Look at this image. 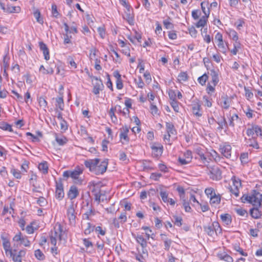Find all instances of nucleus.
<instances>
[{"label":"nucleus","instance_id":"nucleus-1","mask_svg":"<svg viewBox=\"0 0 262 262\" xmlns=\"http://www.w3.org/2000/svg\"><path fill=\"white\" fill-rule=\"evenodd\" d=\"M217 152L214 150H213L212 152H206V154L200 151L198 152V157L196 158L200 160L202 163L205 165H208L209 161L212 160L217 161V158L219 159V162L221 163L224 162L226 165H228L227 162L223 161V157L220 158L217 156Z\"/></svg>","mask_w":262,"mask_h":262},{"label":"nucleus","instance_id":"nucleus-2","mask_svg":"<svg viewBox=\"0 0 262 262\" xmlns=\"http://www.w3.org/2000/svg\"><path fill=\"white\" fill-rule=\"evenodd\" d=\"M204 230L208 235L213 236L214 235L221 233L222 229L219 223L217 222H214L212 224L204 227Z\"/></svg>","mask_w":262,"mask_h":262},{"label":"nucleus","instance_id":"nucleus-3","mask_svg":"<svg viewBox=\"0 0 262 262\" xmlns=\"http://www.w3.org/2000/svg\"><path fill=\"white\" fill-rule=\"evenodd\" d=\"M214 41L217 43L219 50L222 53H225L228 48L227 43L225 45L223 40V36L221 33L217 32L214 37Z\"/></svg>","mask_w":262,"mask_h":262},{"label":"nucleus","instance_id":"nucleus-4","mask_svg":"<svg viewBox=\"0 0 262 262\" xmlns=\"http://www.w3.org/2000/svg\"><path fill=\"white\" fill-rule=\"evenodd\" d=\"M231 180L233 183V187H230V192L233 194L236 197L239 196V188L242 187V183L241 180L236 177L233 176L231 178Z\"/></svg>","mask_w":262,"mask_h":262},{"label":"nucleus","instance_id":"nucleus-5","mask_svg":"<svg viewBox=\"0 0 262 262\" xmlns=\"http://www.w3.org/2000/svg\"><path fill=\"white\" fill-rule=\"evenodd\" d=\"M262 202V194H260L256 190H253L251 194V199L250 203L254 206L260 207Z\"/></svg>","mask_w":262,"mask_h":262},{"label":"nucleus","instance_id":"nucleus-6","mask_svg":"<svg viewBox=\"0 0 262 262\" xmlns=\"http://www.w3.org/2000/svg\"><path fill=\"white\" fill-rule=\"evenodd\" d=\"M26 254V249L20 250L18 252L16 250H13L12 254L9 255L14 262H22V258L25 256Z\"/></svg>","mask_w":262,"mask_h":262},{"label":"nucleus","instance_id":"nucleus-7","mask_svg":"<svg viewBox=\"0 0 262 262\" xmlns=\"http://www.w3.org/2000/svg\"><path fill=\"white\" fill-rule=\"evenodd\" d=\"M13 241L15 242H20V244L25 247H29L30 246V242L28 240L27 236H23L20 232H19L13 237Z\"/></svg>","mask_w":262,"mask_h":262},{"label":"nucleus","instance_id":"nucleus-8","mask_svg":"<svg viewBox=\"0 0 262 262\" xmlns=\"http://www.w3.org/2000/svg\"><path fill=\"white\" fill-rule=\"evenodd\" d=\"M209 177L213 180H219L221 179V171L219 168L217 166H213L210 168L209 173H208Z\"/></svg>","mask_w":262,"mask_h":262},{"label":"nucleus","instance_id":"nucleus-9","mask_svg":"<svg viewBox=\"0 0 262 262\" xmlns=\"http://www.w3.org/2000/svg\"><path fill=\"white\" fill-rule=\"evenodd\" d=\"M99 162L100 160L98 158H96L95 159H89L84 161V165L91 171L95 173L97 165L99 164Z\"/></svg>","mask_w":262,"mask_h":262},{"label":"nucleus","instance_id":"nucleus-10","mask_svg":"<svg viewBox=\"0 0 262 262\" xmlns=\"http://www.w3.org/2000/svg\"><path fill=\"white\" fill-rule=\"evenodd\" d=\"M64 196L63 186L61 181H56L55 196L59 200H61Z\"/></svg>","mask_w":262,"mask_h":262},{"label":"nucleus","instance_id":"nucleus-11","mask_svg":"<svg viewBox=\"0 0 262 262\" xmlns=\"http://www.w3.org/2000/svg\"><path fill=\"white\" fill-rule=\"evenodd\" d=\"M129 128L127 126H123L120 128V139L122 144L128 143L129 141V138L128 136Z\"/></svg>","mask_w":262,"mask_h":262},{"label":"nucleus","instance_id":"nucleus-12","mask_svg":"<svg viewBox=\"0 0 262 262\" xmlns=\"http://www.w3.org/2000/svg\"><path fill=\"white\" fill-rule=\"evenodd\" d=\"M67 214L70 224H75L76 216L74 204L73 203L68 207Z\"/></svg>","mask_w":262,"mask_h":262},{"label":"nucleus","instance_id":"nucleus-13","mask_svg":"<svg viewBox=\"0 0 262 262\" xmlns=\"http://www.w3.org/2000/svg\"><path fill=\"white\" fill-rule=\"evenodd\" d=\"M126 11H125V15L123 18L125 19L129 24H133L134 23V14L133 10L130 5H128V7H125Z\"/></svg>","mask_w":262,"mask_h":262},{"label":"nucleus","instance_id":"nucleus-14","mask_svg":"<svg viewBox=\"0 0 262 262\" xmlns=\"http://www.w3.org/2000/svg\"><path fill=\"white\" fill-rule=\"evenodd\" d=\"M152 149V155L155 157H159L163 152V146L159 143H154L151 146Z\"/></svg>","mask_w":262,"mask_h":262},{"label":"nucleus","instance_id":"nucleus-15","mask_svg":"<svg viewBox=\"0 0 262 262\" xmlns=\"http://www.w3.org/2000/svg\"><path fill=\"white\" fill-rule=\"evenodd\" d=\"M108 165L107 160H104L100 164H98L95 173L97 175L103 174L106 170Z\"/></svg>","mask_w":262,"mask_h":262},{"label":"nucleus","instance_id":"nucleus-16","mask_svg":"<svg viewBox=\"0 0 262 262\" xmlns=\"http://www.w3.org/2000/svg\"><path fill=\"white\" fill-rule=\"evenodd\" d=\"M90 77L93 79L98 81L95 83L93 89V93L95 95H98L99 94V92L101 89V88L104 86L102 82L100 79L98 80L97 77L91 76Z\"/></svg>","mask_w":262,"mask_h":262},{"label":"nucleus","instance_id":"nucleus-17","mask_svg":"<svg viewBox=\"0 0 262 262\" xmlns=\"http://www.w3.org/2000/svg\"><path fill=\"white\" fill-rule=\"evenodd\" d=\"M166 129L168 138L170 137L171 135H176L177 134V130L174 128V125L171 122H166Z\"/></svg>","mask_w":262,"mask_h":262},{"label":"nucleus","instance_id":"nucleus-18","mask_svg":"<svg viewBox=\"0 0 262 262\" xmlns=\"http://www.w3.org/2000/svg\"><path fill=\"white\" fill-rule=\"evenodd\" d=\"M79 194V192L77 187L74 185H72L70 187L68 192V196L70 200H72L77 198Z\"/></svg>","mask_w":262,"mask_h":262},{"label":"nucleus","instance_id":"nucleus-19","mask_svg":"<svg viewBox=\"0 0 262 262\" xmlns=\"http://www.w3.org/2000/svg\"><path fill=\"white\" fill-rule=\"evenodd\" d=\"M2 239H3V245L4 249L5 250L6 254L7 256H8L10 254H12V252L13 251V250H12V249L10 247V243L9 242L8 239H7L6 238L4 237V236H1Z\"/></svg>","mask_w":262,"mask_h":262},{"label":"nucleus","instance_id":"nucleus-20","mask_svg":"<svg viewBox=\"0 0 262 262\" xmlns=\"http://www.w3.org/2000/svg\"><path fill=\"white\" fill-rule=\"evenodd\" d=\"M40 49L42 51L44 58L46 60H48L50 59L49 51L47 45L43 42H40L39 43Z\"/></svg>","mask_w":262,"mask_h":262},{"label":"nucleus","instance_id":"nucleus-21","mask_svg":"<svg viewBox=\"0 0 262 262\" xmlns=\"http://www.w3.org/2000/svg\"><path fill=\"white\" fill-rule=\"evenodd\" d=\"M218 103L222 108L226 110L228 109L229 106V100L227 96H222L219 99Z\"/></svg>","mask_w":262,"mask_h":262},{"label":"nucleus","instance_id":"nucleus-22","mask_svg":"<svg viewBox=\"0 0 262 262\" xmlns=\"http://www.w3.org/2000/svg\"><path fill=\"white\" fill-rule=\"evenodd\" d=\"M258 207L255 206V207L251 208L250 210L251 215L254 219H259L262 215V213L259 211Z\"/></svg>","mask_w":262,"mask_h":262},{"label":"nucleus","instance_id":"nucleus-23","mask_svg":"<svg viewBox=\"0 0 262 262\" xmlns=\"http://www.w3.org/2000/svg\"><path fill=\"white\" fill-rule=\"evenodd\" d=\"M164 244V249L166 251H169L170 247L172 243V241L166 237V235L164 234H161L160 235Z\"/></svg>","mask_w":262,"mask_h":262},{"label":"nucleus","instance_id":"nucleus-24","mask_svg":"<svg viewBox=\"0 0 262 262\" xmlns=\"http://www.w3.org/2000/svg\"><path fill=\"white\" fill-rule=\"evenodd\" d=\"M62 232V227L60 224H59L58 228L55 230L54 232H52L50 236H53L59 240H61V233Z\"/></svg>","mask_w":262,"mask_h":262},{"label":"nucleus","instance_id":"nucleus-25","mask_svg":"<svg viewBox=\"0 0 262 262\" xmlns=\"http://www.w3.org/2000/svg\"><path fill=\"white\" fill-rule=\"evenodd\" d=\"M220 151L223 157L226 158L227 159L228 158L229 156V148L228 147V145H221Z\"/></svg>","mask_w":262,"mask_h":262},{"label":"nucleus","instance_id":"nucleus-26","mask_svg":"<svg viewBox=\"0 0 262 262\" xmlns=\"http://www.w3.org/2000/svg\"><path fill=\"white\" fill-rule=\"evenodd\" d=\"M3 10L7 13H18L20 11V8L19 7L8 6L7 8L5 7V9Z\"/></svg>","mask_w":262,"mask_h":262},{"label":"nucleus","instance_id":"nucleus-27","mask_svg":"<svg viewBox=\"0 0 262 262\" xmlns=\"http://www.w3.org/2000/svg\"><path fill=\"white\" fill-rule=\"evenodd\" d=\"M200 108L201 105L198 103L193 104L192 113L195 116L198 117L202 116V114L200 113Z\"/></svg>","mask_w":262,"mask_h":262},{"label":"nucleus","instance_id":"nucleus-28","mask_svg":"<svg viewBox=\"0 0 262 262\" xmlns=\"http://www.w3.org/2000/svg\"><path fill=\"white\" fill-rule=\"evenodd\" d=\"M136 239L138 243H139L142 247V248H145L147 246L146 240L143 237L142 235H138L136 237Z\"/></svg>","mask_w":262,"mask_h":262},{"label":"nucleus","instance_id":"nucleus-29","mask_svg":"<svg viewBox=\"0 0 262 262\" xmlns=\"http://www.w3.org/2000/svg\"><path fill=\"white\" fill-rule=\"evenodd\" d=\"M39 71L42 72L43 74H53L54 73V69L51 66L46 69L43 65H41L39 68Z\"/></svg>","mask_w":262,"mask_h":262},{"label":"nucleus","instance_id":"nucleus-30","mask_svg":"<svg viewBox=\"0 0 262 262\" xmlns=\"http://www.w3.org/2000/svg\"><path fill=\"white\" fill-rule=\"evenodd\" d=\"M220 201L221 199L220 196L216 195V194H214L213 195H211L210 198V203L212 205L219 204Z\"/></svg>","mask_w":262,"mask_h":262},{"label":"nucleus","instance_id":"nucleus-31","mask_svg":"<svg viewBox=\"0 0 262 262\" xmlns=\"http://www.w3.org/2000/svg\"><path fill=\"white\" fill-rule=\"evenodd\" d=\"M38 168L43 174H46L48 172V166L47 162L40 163L38 165Z\"/></svg>","mask_w":262,"mask_h":262},{"label":"nucleus","instance_id":"nucleus-32","mask_svg":"<svg viewBox=\"0 0 262 262\" xmlns=\"http://www.w3.org/2000/svg\"><path fill=\"white\" fill-rule=\"evenodd\" d=\"M208 16H203L200 19V20L196 24L195 26L197 28L203 27H204L207 23Z\"/></svg>","mask_w":262,"mask_h":262},{"label":"nucleus","instance_id":"nucleus-33","mask_svg":"<svg viewBox=\"0 0 262 262\" xmlns=\"http://www.w3.org/2000/svg\"><path fill=\"white\" fill-rule=\"evenodd\" d=\"M210 75L211 76V81L215 86L219 81L218 75L214 70H212L210 71Z\"/></svg>","mask_w":262,"mask_h":262},{"label":"nucleus","instance_id":"nucleus-34","mask_svg":"<svg viewBox=\"0 0 262 262\" xmlns=\"http://www.w3.org/2000/svg\"><path fill=\"white\" fill-rule=\"evenodd\" d=\"M81 173H82V170L80 169L78 170L75 169L73 171H71L70 177L79 182L78 178Z\"/></svg>","mask_w":262,"mask_h":262},{"label":"nucleus","instance_id":"nucleus-35","mask_svg":"<svg viewBox=\"0 0 262 262\" xmlns=\"http://www.w3.org/2000/svg\"><path fill=\"white\" fill-rule=\"evenodd\" d=\"M0 128L4 130H7L10 132H13L12 126L9 124L5 122H2L0 123Z\"/></svg>","mask_w":262,"mask_h":262},{"label":"nucleus","instance_id":"nucleus-36","mask_svg":"<svg viewBox=\"0 0 262 262\" xmlns=\"http://www.w3.org/2000/svg\"><path fill=\"white\" fill-rule=\"evenodd\" d=\"M219 124L218 128L219 129H224L225 132L226 130V128H227V123L225 120L224 118H221L219 122H217Z\"/></svg>","mask_w":262,"mask_h":262},{"label":"nucleus","instance_id":"nucleus-37","mask_svg":"<svg viewBox=\"0 0 262 262\" xmlns=\"http://www.w3.org/2000/svg\"><path fill=\"white\" fill-rule=\"evenodd\" d=\"M56 106L58 107L61 111L63 110L64 102L62 96L56 98Z\"/></svg>","mask_w":262,"mask_h":262},{"label":"nucleus","instance_id":"nucleus-38","mask_svg":"<svg viewBox=\"0 0 262 262\" xmlns=\"http://www.w3.org/2000/svg\"><path fill=\"white\" fill-rule=\"evenodd\" d=\"M38 101L39 106L42 107L43 110H46L47 106L48 103L46 100L45 97L40 96L38 98Z\"/></svg>","mask_w":262,"mask_h":262},{"label":"nucleus","instance_id":"nucleus-39","mask_svg":"<svg viewBox=\"0 0 262 262\" xmlns=\"http://www.w3.org/2000/svg\"><path fill=\"white\" fill-rule=\"evenodd\" d=\"M188 79V76L186 72H182L178 76V80L181 82L182 81H186Z\"/></svg>","mask_w":262,"mask_h":262},{"label":"nucleus","instance_id":"nucleus-40","mask_svg":"<svg viewBox=\"0 0 262 262\" xmlns=\"http://www.w3.org/2000/svg\"><path fill=\"white\" fill-rule=\"evenodd\" d=\"M233 249L237 252H238L241 255L247 256L248 254L247 253L244 252L243 249L240 247L239 244L237 243H235L233 245Z\"/></svg>","mask_w":262,"mask_h":262},{"label":"nucleus","instance_id":"nucleus-41","mask_svg":"<svg viewBox=\"0 0 262 262\" xmlns=\"http://www.w3.org/2000/svg\"><path fill=\"white\" fill-rule=\"evenodd\" d=\"M34 16L38 23L40 24H42L43 23V19L40 17V13L38 9H35L34 12Z\"/></svg>","mask_w":262,"mask_h":262},{"label":"nucleus","instance_id":"nucleus-42","mask_svg":"<svg viewBox=\"0 0 262 262\" xmlns=\"http://www.w3.org/2000/svg\"><path fill=\"white\" fill-rule=\"evenodd\" d=\"M233 49L230 50V53L233 55H236L239 49H241V43L240 42H234Z\"/></svg>","mask_w":262,"mask_h":262},{"label":"nucleus","instance_id":"nucleus-43","mask_svg":"<svg viewBox=\"0 0 262 262\" xmlns=\"http://www.w3.org/2000/svg\"><path fill=\"white\" fill-rule=\"evenodd\" d=\"M34 254L36 258L38 260H43L45 258V255L39 249L35 250Z\"/></svg>","mask_w":262,"mask_h":262},{"label":"nucleus","instance_id":"nucleus-44","mask_svg":"<svg viewBox=\"0 0 262 262\" xmlns=\"http://www.w3.org/2000/svg\"><path fill=\"white\" fill-rule=\"evenodd\" d=\"M116 108L117 107H115V108L112 107L109 112V115L111 118L112 121L114 123L117 121V117L115 115V111L116 110Z\"/></svg>","mask_w":262,"mask_h":262},{"label":"nucleus","instance_id":"nucleus-45","mask_svg":"<svg viewBox=\"0 0 262 262\" xmlns=\"http://www.w3.org/2000/svg\"><path fill=\"white\" fill-rule=\"evenodd\" d=\"M11 172L13 176L17 179H20L21 178V173L18 170L16 169H12Z\"/></svg>","mask_w":262,"mask_h":262},{"label":"nucleus","instance_id":"nucleus-46","mask_svg":"<svg viewBox=\"0 0 262 262\" xmlns=\"http://www.w3.org/2000/svg\"><path fill=\"white\" fill-rule=\"evenodd\" d=\"M178 161L181 165H185L191 162L190 157H187L186 158H182L179 157L178 159Z\"/></svg>","mask_w":262,"mask_h":262},{"label":"nucleus","instance_id":"nucleus-47","mask_svg":"<svg viewBox=\"0 0 262 262\" xmlns=\"http://www.w3.org/2000/svg\"><path fill=\"white\" fill-rule=\"evenodd\" d=\"M60 125L61 132H65L68 129V125L65 120H62L60 121Z\"/></svg>","mask_w":262,"mask_h":262},{"label":"nucleus","instance_id":"nucleus-48","mask_svg":"<svg viewBox=\"0 0 262 262\" xmlns=\"http://www.w3.org/2000/svg\"><path fill=\"white\" fill-rule=\"evenodd\" d=\"M118 220H120V223L123 224L127 221L126 213L125 211L121 213L120 216L118 217Z\"/></svg>","mask_w":262,"mask_h":262},{"label":"nucleus","instance_id":"nucleus-49","mask_svg":"<svg viewBox=\"0 0 262 262\" xmlns=\"http://www.w3.org/2000/svg\"><path fill=\"white\" fill-rule=\"evenodd\" d=\"M207 79L208 76L204 74L198 78V81L201 85H203L205 84Z\"/></svg>","mask_w":262,"mask_h":262},{"label":"nucleus","instance_id":"nucleus-50","mask_svg":"<svg viewBox=\"0 0 262 262\" xmlns=\"http://www.w3.org/2000/svg\"><path fill=\"white\" fill-rule=\"evenodd\" d=\"M94 226H92V225L88 223L87 224V227L84 230V234L88 235L90 234L94 230Z\"/></svg>","mask_w":262,"mask_h":262},{"label":"nucleus","instance_id":"nucleus-51","mask_svg":"<svg viewBox=\"0 0 262 262\" xmlns=\"http://www.w3.org/2000/svg\"><path fill=\"white\" fill-rule=\"evenodd\" d=\"M232 24L238 30H240L241 28L243 27V25L244 24V21L243 19H238L237 21L234 23H232Z\"/></svg>","mask_w":262,"mask_h":262},{"label":"nucleus","instance_id":"nucleus-52","mask_svg":"<svg viewBox=\"0 0 262 262\" xmlns=\"http://www.w3.org/2000/svg\"><path fill=\"white\" fill-rule=\"evenodd\" d=\"M205 193L209 198L211 195L215 194L214 189L211 187L206 188L205 190Z\"/></svg>","mask_w":262,"mask_h":262},{"label":"nucleus","instance_id":"nucleus-53","mask_svg":"<svg viewBox=\"0 0 262 262\" xmlns=\"http://www.w3.org/2000/svg\"><path fill=\"white\" fill-rule=\"evenodd\" d=\"M221 219L222 222L225 225H228L229 220L228 219V214H223L221 215Z\"/></svg>","mask_w":262,"mask_h":262},{"label":"nucleus","instance_id":"nucleus-54","mask_svg":"<svg viewBox=\"0 0 262 262\" xmlns=\"http://www.w3.org/2000/svg\"><path fill=\"white\" fill-rule=\"evenodd\" d=\"M160 196L163 201L165 203L168 202V193L166 191H161L160 192Z\"/></svg>","mask_w":262,"mask_h":262},{"label":"nucleus","instance_id":"nucleus-55","mask_svg":"<svg viewBox=\"0 0 262 262\" xmlns=\"http://www.w3.org/2000/svg\"><path fill=\"white\" fill-rule=\"evenodd\" d=\"M99 185L98 184H93L92 188V192L94 193L100 192Z\"/></svg>","mask_w":262,"mask_h":262},{"label":"nucleus","instance_id":"nucleus-56","mask_svg":"<svg viewBox=\"0 0 262 262\" xmlns=\"http://www.w3.org/2000/svg\"><path fill=\"white\" fill-rule=\"evenodd\" d=\"M174 224L175 225L178 226V227H180L182 226V219L181 217H180V216H174Z\"/></svg>","mask_w":262,"mask_h":262},{"label":"nucleus","instance_id":"nucleus-57","mask_svg":"<svg viewBox=\"0 0 262 262\" xmlns=\"http://www.w3.org/2000/svg\"><path fill=\"white\" fill-rule=\"evenodd\" d=\"M55 139L59 145H63L66 143L67 141L65 137L60 138L56 136Z\"/></svg>","mask_w":262,"mask_h":262},{"label":"nucleus","instance_id":"nucleus-58","mask_svg":"<svg viewBox=\"0 0 262 262\" xmlns=\"http://www.w3.org/2000/svg\"><path fill=\"white\" fill-rule=\"evenodd\" d=\"M248 158V154L247 152H244L241 154L240 159L242 163H246L247 162Z\"/></svg>","mask_w":262,"mask_h":262},{"label":"nucleus","instance_id":"nucleus-59","mask_svg":"<svg viewBox=\"0 0 262 262\" xmlns=\"http://www.w3.org/2000/svg\"><path fill=\"white\" fill-rule=\"evenodd\" d=\"M253 128L254 130V133L256 134L257 136L260 135L262 136V129L258 125H254Z\"/></svg>","mask_w":262,"mask_h":262},{"label":"nucleus","instance_id":"nucleus-60","mask_svg":"<svg viewBox=\"0 0 262 262\" xmlns=\"http://www.w3.org/2000/svg\"><path fill=\"white\" fill-rule=\"evenodd\" d=\"M37 204H39L40 206H45L46 205L47 202L46 199L43 197H40L37 201Z\"/></svg>","mask_w":262,"mask_h":262},{"label":"nucleus","instance_id":"nucleus-61","mask_svg":"<svg viewBox=\"0 0 262 262\" xmlns=\"http://www.w3.org/2000/svg\"><path fill=\"white\" fill-rule=\"evenodd\" d=\"M183 205L186 212H190L191 208L189 206V203L184 199L183 200Z\"/></svg>","mask_w":262,"mask_h":262},{"label":"nucleus","instance_id":"nucleus-62","mask_svg":"<svg viewBox=\"0 0 262 262\" xmlns=\"http://www.w3.org/2000/svg\"><path fill=\"white\" fill-rule=\"evenodd\" d=\"M169 18L163 20L164 26L167 29H172L173 28V25L169 21Z\"/></svg>","mask_w":262,"mask_h":262},{"label":"nucleus","instance_id":"nucleus-63","mask_svg":"<svg viewBox=\"0 0 262 262\" xmlns=\"http://www.w3.org/2000/svg\"><path fill=\"white\" fill-rule=\"evenodd\" d=\"M170 105L175 112H179V107L178 106V102L176 100L171 101L170 102Z\"/></svg>","mask_w":262,"mask_h":262},{"label":"nucleus","instance_id":"nucleus-64","mask_svg":"<svg viewBox=\"0 0 262 262\" xmlns=\"http://www.w3.org/2000/svg\"><path fill=\"white\" fill-rule=\"evenodd\" d=\"M98 32L102 38H104L105 35V31L104 27H99L97 29Z\"/></svg>","mask_w":262,"mask_h":262}]
</instances>
